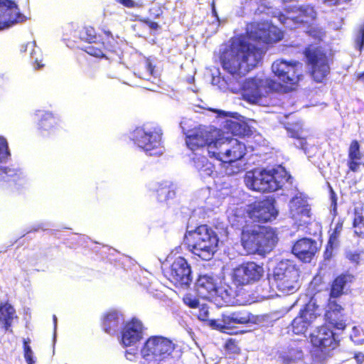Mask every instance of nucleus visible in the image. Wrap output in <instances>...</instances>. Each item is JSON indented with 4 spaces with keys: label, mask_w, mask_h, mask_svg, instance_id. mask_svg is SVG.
Here are the masks:
<instances>
[{
    "label": "nucleus",
    "mask_w": 364,
    "mask_h": 364,
    "mask_svg": "<svg viewBox=\"0 0 364 364\" xmlns=\"http://www.w3.org/2000/svg\"><path fill=\"white\" fill-rule=\"evenodd\" d=\"M285 10L286 19L291 21L296 27L309 24L317 17L314 7L309 4L299 6H289Z\"/></svg>",
    "instance_id": "18"
},
{
    "label": "nucleus",
    "mask_w": 364,
    "mask_h": 364,
    "mask_svg": "<svg viewBox=\"0 0 364 364\" xmlns=\"http://www.w3.org/2000/svg\"><path fill=\"white\" fill-rule=\"evenodd\" d=\"M10 172L13 173L14 171L8 167H2L0 168V175H2L4 173V174L7 175L8 176H13L14 175L16 174V173H10Z\"/></svg>",
    "instance_id": "57"
},
{
    "label": "nucleus",
    "mask_w": 364,
    "mask_h": 364,
    "mask_svg": "<svg viewBox=\"0 0 364 364\" xmlns=\"http://www.w3.org/2000/svg\"><path fill=\"white\" fill-rule=\"evenodd\" d=\"M310 342L315 356L321 360L330 358L340 345L336 333L326 325L318 326L311 333Z\"/></svg>",
    "instance_id": "9"
},
{
    "label": "nucleus",
    "mask_w": 364,
    "mask_h": 364,
    "mask_svg": "<svg viewBox=\"0 0 364 364\" xmlns=\"http://www.w3.org/2000/svg\"><path fill=\"white\" fill-rule=\"evenodd\" d=\"M278 241L277 230L271 226L246 222L241 229L240 244L248 255L264 257L274 249Z\"/></svg>",
    "instance_id": "2"
},
{
    "label": "nucleus",
    "mask_w": 364,
    "mask_h": 364,
    "mask_svg": "<svg viewBox=\"0 0 364 364\" xmlns=\"http://www.w3.org/2000/svg\"><path fill=\"white\" fill-rule=\"evenodd\" d=\"M363 253V251H348L346 253V257L352 264L358 265L360 262L361 255Z\"/></svg>",
    "instance_id": "44"
},
{
    "label": "nucleus",
    "mask_w": 364,
    "mask_h": 364,
    "mask_svg": "<svg viewBox=\"0 0 364 364\" xmlns=\"http://www.w3.org/2000/svg\"><path fill=\"white\" fill-rule=\"evenodd\" d=\"M36 54V51L33 50L31 53V58L33 59L35 65H36V68L40 69L44 66V64L42 63L41 55H40V58H38V56H35Z\"/></svg>",
    "instance_id": "49"
},
{
    "label": "nucleus",
    "mask_w": 364,
    "mask_h": 364,
    "mask_svg": "<svg viewBox=\"0 0 364 364\" xmlns=\"http://www.w3.org/2000/svg\"><path fill=\"white\" fill-rule=\"evenodd\" d=\"M145 67H146V71H148L151 75H154L155 66L152 65L151 61L147 60L146 62Z\"/></svg>",
    "instance_id": "55"
},
{
    "label": "nucleus",
    "mask_w": 364,
    "mask_h": 364,
    "mask_svg": "<svg viewBox=\"0 0 364 364\" xmlns=\"http://www.w3.org/2000/svg\"><path fill=\"white\" fill-rule=\"evenodd\" d=\"M290 136L291 138L299 139L301 141V146L306 144V139L301 137L299 133L297 131H291Z\"/></svg>",
    "instance_id": "53"
},
{
    "label": "nucleus",
    "mask_w": 364,
    "mask_h": 364,
    "mask_svg": "<svg viewBox=\"0 0 364 364\" xmlns=\"http://www.w3.org/2000/svg\"><path fill=\"white\" fill-rule=\"evenodd\" d=\"M197 317L199 320L205 321L208 320L209 317V311L208 308L206 305H202L199 310L198 313L197 314Z\"/></svg>",
    "instance_id": "46"
},
{
    "label": "nucleus",
    "mask_w": 364,
    "mask_h": 364,
    "mask_svg": "<svg viewBox=\"0 0 364 364\" xmlns=\"http://www.w3.org/2000/svg\"><path fill=\"white\" fill-rule=\"evenodd\" d=\"M354 277L350 274H341L332 281L330 288L329 297L336 299L343 294L345 286L351 283Z\"/></svg>",
    "instance_id": "30"
},
{
    "label": "nucleus",
    "mask_w": 364,
    "mask_h": 364,
    "mask_svg": "<svg viewBox=\"0 0 364 364\" xmlns=\"http://www.w3.org/2000/svg\"><path fill=\"white\" fill-rule=\"evenodd\" d=\"M287 181L284 171L275 168L248 172L245 176V183L248 188L263 193L281 189Z\"/></svg>",
    "instance_id": "8"
},
{
    "label": "nucleus",
    "mask_w": 364,
    "mask_h": 364,
    "mask_svg": "<svg viewBox=\"0 0 364 364\" xmlns=\"http://www.w3.org/2000/svg\"><path fill=\"white\" fill-rule=\"evenodd\" d=\"M306 33L315 39L321 40L325 36V31L316 24L309 23Z\"/></svg>",
    "instance_id": "37"
},
{
    "label": "nucleus",
    "mask_w": 364,
    "mask_h": 364,
    "mask_svg": "<svg viewBox=\"0 0 364 364\" xmlns=\"http://www.w3.org/2000/svg\"><path fill=\"white\" fill-rule=\"evenodd\" d=\"M351 0H323V2L328 6H335L342 4L348 3Z\"/></svg>",
    "instance_id": "50"
},
{
    "label": "nucleus",
    "mask_w": 364,
    "mask_h": 364,
    "mask_svg": "<svg viewBox=\"0 0 364 364\" xmlns=\"http://www.w3.org/2000/svg\"><path fill=\"white\" fill-rule=\"evenodd\" d=\"M299 274L294 265L289 261H280L267 276L272 289L286 294H294L299 288Z\"/></svg>",
    "instance_id": "7"
},
{
    "label": "nucleus",
    "mask_w": 364,
    "mask_h": 364,
    "mask_svg": "<svg viewBox=\"0 0 364 364\" xmlns=\"http://www.w3.org/2000/svg\"><path fill=\"white\" fill-rule=\"evenodd\" d=\"M275 200L272 197H266L262 200H255L248 205L247 213L254 222L267 223L274 219L277 210L274 206Z\"/></svg>",
    "instance_id": "15"
},
{
    "label": "nucleus",
    "mask_w": 364,
    "mask_h": 364,
    "mask_svg": "<svg viewBox=\"0 0 364 364\" xmlns=\"http://www.w3.org/2000/svg\"><path fill=\"white\" fill-rule=\"evenodd\" d=\"M289 211L291 217L294 220H301L302 218H310L311 208L307 200L299 196L293 197L290 201Z\"/></svg>",
    "instance_id": "27"
},
{
    "label": "nucleus",
    "mask_w": 364,
    "mask_h": 364,
    "mask_svg": "<svg viewBox=\"0 0 364 364\" xmlns=\"http://www.w3.org/2000/svg\"><path fill=\"white\" fill-rule=\"evenodd\" d=\"M247 149L244 143L235 138H218L216 141L215 151H210L213 159L221 162L225 169V174L234 175L241 169L239 166L232 170V164L241 160L246 154Z\"/></svg>",
    "instance_id": "6"
},
{
    "label": "nucleus",
    "mask_w": 364,
    "mask_h": 364,
    "mask_svg": "<svg viewBox=\"0 0 364 364\" xmlns=\"http://www.w3.org/2000/svg\"><path fill=\"white\" fill-rule=\"evenodd\" d=\"M220 323L215 324L220 329L231 328L235 324L245 325L256 321V316L245 310H240L222 314Z\"/></svg>",
    "instance_id": "20"
},
{
    "label": "nucleus",
    "mask_w": 364,
    "mask_h": 364,
    "mask_svg": "<svg viewBox=\"0 0 364 364\" xmlns=\"http://www.w3.org/2000/svg\"><path fill=\"white\" fill-rule=\"evenodd\" d=\"M354 359L358 364H362L364 362V353L362 352H356L353 355Z\"/></svg>",
    "instance_id": "54"
},
{
    "label": "nucleus",
    "mask_w": 364,
    "mask_h": 364,
    "mask_svg": "<svg viewBox=\"0 0 364 364\" xmlns=\"http://www.w3.org/2000/svg\"><path fill=\"white\" fill-rule=\"evenodd\" d=\"M331 206L333 207V211L336 213V207H337V197L336 193L333 191L332 188H331Z\"/></svg>",
    "instance_id": "52"
},
{
    "label": "nucleus",
    "mask_w": 364,
    "mask_h": 364,
    "mask_svg": "<svg viewBox=\"0 0 364 364\" xmlns=\"http://www.w3.org/2000/svg\"><path fill=\"white\" fill-rule=\"evenodd\" d=\"M216 322H217V321L212 320V321H211V324H212V325H215Z\"/></svg>",
    "instance_id": "60"
},
{
    "label": "nucleus",
    "mask_w": 364,
    "mask_h": 364,
    "mask_svg": "<svg viewBox=\"0 0 364 364\" xmlns=\"http://www.w3.org/2000/svg\"><path fill=\"white\" fill-rule=\"evenodd\" d=\"M218 242L217 233L207 225L188 231L184 237L188 250L205 261L210 260L217 252Z\"/></svg>",
    "instance_id": "5"
},
{
    "label": "nucleus",
    "mask_w": 364,
    "mask_h": 364,
    "mask_svg": "<svg viewBox=\"0 0 364 364\" xmlns=\"http://www.w3.org/2000/svg\"><path fill=\"white\" fill-rule=\"evenodd\" d=\"M354 234L360 238H364V227L354 228Z\"/></svg>",
    "instance_id": "56"
},
{
    "label": "nucleus",
    "mask_w": 364,
    "mask_h": 364,
    "mask_svg": "<svg viewBox=\"0 0 364 364\" xmlns=\"http://www.w3.org/2000/svg\"><path fill=\"white\" fill-rule=\"evenodd\" d=\"M364 157L363 154L360 151V145L358 140H352L348 151L347 165L348 171L356 173L359 170L360 165L364 166V163L361 161Z\"/></svg>",
    "instance_id": "28"
},
{
    "label": "nucleus",
    "mask_w": 364,
    "mask_h": 364,
    "mask_svg": "<svg viewBox=\"0 0 364 364\" xmlns=\"http://www.w3.org/2000/svg\"><path fill=\"white\" fill-rule=\"evenodd\" d=\"M325 320L336 329L343 330L346 327V322L343 319L342 313L338 314L333 312L331 315V319H330L328 316H325Z\"/></svg>",
    "instance_id": "35"
},
{
    "label": "nucleus",
    "mask_w": 364,
    "mask_h": 364,
    "mask_svg": "<svg viewBox=\"0 0 364 364\" xmlns=\"http://www.w3.org/2000/svg\"><path fill=\"white\" fill-rule=\"evenodd\" d=\"M262 87V80L255 78L246 79L241 87L243 98L252 103L257 102L263 96Z\"/></svg>",
    "instance_id": "24"
},
{
    "label": "nucleus",
    "mask_w": 364,
    "mask_h": 364,
    "mask_svg": "<svg viewBox=\"0 0 364 364\" xmlns=\"http://www.w3.org/2000/svg\"><path fill=\"white\" fill-rule=\"evenodd\" d=\"M144 327L142 322L132 318L125 322L121 330V343L124 347L131 346L143 338Z\"/></svg>",
    "instance_id": "19"
},
{
    "label": "nucleus",
    "mask_w": 364,
    "mask_h": 364,
    "mask_svg": "<svg viewBox=\"0 0 364 364\" xmlns=\"http://www.w3.org/2000/svg\"><path fill=\"white\" fill-rule=\"evenodd\" d=\"M195 290L200 299L213 300L218 296V286L213 277L200 275L195 284Z\"/></svg>",
    "instance_id": "22"
},
{
    "label": "nucleus",
    "mask_w": 364,
    "mask_h": 364,
    "mask_svg": "<svg viewBox=\"0 0 364 364\" xmlns=\"http://www.w3.org/2000/svg\"><path fill=\"white\" fill-rule=\"evenodd\" d=\"M225 350L229 354H239L240 348L233 338H228L225 345Z\"/></svg>",
    "instance_id": "42"
},
{
    "label": "nucleus",
    "mask_w": 364,
    "mask_h": 364,
    "mask_svg": "<svg viewBox=\"0 0 364 364\" xmlns=\"http://www.w3.org/2000/svg\"><path fill=\"white\" fill-rule=\"evenodd\" d=\"M155 193L158 202L168 205L176 196V187L172 182L165 181L158 184Z\"/></svg>",
    "instance_id": "29"
},
{
    "label": "nucleus",
    "mask_w": 364,
    "mask_h": 364,
    "mask_svg": "<svg viewBox=\"0 0 364 364\" xmlns=\"http://www.w3.org/2000/svg\"><path fill=\"white\" fill-rule=\"evenodd\" d=\"M175 349V345L170 339L161 336H150L141 348V355L147 364H154L168 358Z\"/></svg>",
    "instance_id": "10"
},
{
    "label": "nucleus",
    "mask_w": 364,
    "mask_h": 364,
    "mask_svg": "<svg viewBox=\"0 0 364 364\" xmlns=\"http://www.w3.org/2000/svg\"><path fill=\"white\" fill-rule=\"evenodd\" d=\"M318 250L317 242L307 237L298 240L291 249L292 253L304 262H310Z\"/></svg>",
    "instance_id": "21"
},
{
    "label": "nucleus",
    "mask_w": 364,
    "mask_h": 364,
    "mask_svg": "<svg viewBox=\"0 0 364 364\" xmlns=\"http://www.w3.org/2000/svg\"><path fill=\"white\" fill-rule=\"evenodd\" d=\"M303 54L311 77L316 82H322L331 70L326 53L320 47L309 45L304 50Z\"/></svg>",
    "instance_id": "11"
},
{
    "label": "nucleus",
    "mask_w": 364,
    "mask_h": 364,
    "mask_svg": "<svg viewBox=\"0 0 364 364\" xmlns=\"http://www.w3.org/2000/svg\"><path fill=\"white\" fill-rule=\"evenodd\" d=\"M25 19L14 1L0 0V31L23 22Z\"/></svg>",
    "instance_id": "17"
},
{
    "label": "nucleus",
    "mask_w": 364,
    "mask_h": 364,
    "mask_svg": "<svg viewBox=\"0 0 364 364\" xmlns=\"http://www.w3.org/2000/svg\"><path fill=\"white\" fill-rule=\"evenodd\" d=\"M360 40H361V47H362L363 45V43H364V26L363 28H361L360 30Z\"/></svg>",
    "instance_id": "58"
},
{
    "label": "nucleus",
    "mask_w": 364,
    "mask_h": 364,
    "mask_svg": "<svg viewBox=\"0 0 364 364\" xmlns=\"http://www.w3.org/2000/svg\"><path fill=\"white\" fill-rule=\"evenodd\" d=\"M199 298L198 296H195L191 293H187L183 296V301L189 308L196 309L199 307Z\"/></svg>",
    "instance_id": "41"
},
{
    "label": "nucleus",
    "mask_w": 364,
    "mask_h": 364,
    "mask_svg": "<svg viewBox=\"0 0 364 364\" xmlns=\"http://www.w3.org/2000/svg\"><path fill=\"white\" fill-rule=\"evenodd\" d=\"M57 124V119L50 112H46L41 114L38 123V129L41 132H48L49 134Z\"/></svg>",
    "instance_id": "32"
},
{
    "label": "nucleus",
    "mask_w": 364,
    "mask_h": 364,
    "mask_svg": "<svg viewBox=\"0 0 364 364\" xmlns=\"http://www.w3.org/2000/svg\"><path fill=\"white\" fill-rule=\"evenodd\" d=\"M125 357L130 361H136V358L139 357L138 350L133 348L127 350L125 352Z\"/></svg>",
    "instance_id": "47"
},
{
    "label": "nucleus",
    "mask_w": 364,
    "mask_h": 364,
    "mask_svg": "<svg viewBox=\"0 0 364 364\" xmlns=\"http://www.w3.org/2000/svg\"><path fill=\"white\" fill-rule=\"evenodd\" d=\"M272 71L280 80L279 82L269 78L266 80V87L272 92H291L304 78L303 65L298 60H277L272 65Z\"/></svg>",
    "instance_id": "4"
},
{
    "label": "nucleus",
    "mask_w": 364,
    "mask_h": 364,
    "mask_svg": "<svg viewBox=\"0 0 364 364\" xmlns=\"http://www.w3.org/2000/svg\"><path fill=\"white\" fill-rule=\"evenodd\" d=\"M317 307L315 302L309 301L299 310L290 324L294 334L305 335L307 333L318 316L316 312Z\"/></svg>",
    "instance_id": "16"
},
{
    "label": "nucleus",
    "mask_w": 364,
    "mask_h": 364,
    "mask_svg": "<svg viewBox=\"0 0 364 364\" xmlns=\"http://www.w3.org/2000/svg\"><path fill=\"white\" fill-rule=\"evenodd\" d=\"M10 155L8 143L5 138L0 136V162L6 159Z\"/></svg>",
    "instance_id": "43"
},
{
    "label": "nucleus",
    "mask_w": 364,
    "mask_h": 364,
    "mask_svg": "<svg viewBox=\"0 0 364 364\" xmlns=\"http://www.w3.org/2000/svg\"><path fill=\"white\" fill-rule=\"evenodd\" d=\"M343 221L339 220L335 228L333 229L332 232L329 235L328 241L326 245L325 254L328 255V257L332 254V250L338 243V238L343 230Z\"/></svg>",
    "instance_id": "31"
},
{
    "label": "nucleus",
    "mask_w": 364,
    "mask_h": 364,
    "mask_svg": "<svg viewBox=\"0 0 364 364\" xmlns=\"http://www.w3.org/2000/svg\"><path fill=\"white\" fill-rule=\"evenodd\" d=\"M343 310V307L337 303L336 301L332 300L329 298L328 302V309L326 311L324 316H328L330 319H331V315L333 312L340 314L342 313Z\"/></svg>",
    "instance_id": "39"
},
{
    "label": "nucleus",
    "mask_w": 364,
    "mask_h": 364,
    "mask_svg": "<svg viewBox=\"0 0 364 364\" xmlns=\"http://www.w3.org/2000/svg\"><path fill=\"white\" fill-rule=\"evenodd\" d=\"M18 318L14 307L9 301L0 303V326L5 332L13 333V325Z\"/></svg>",
    "instance_id": "25"
},
{
    "label": "nucleus",
    "mask_w": 364,
    "mask_h": 364,
    "mask_svg": "<svg viewBox=\"0 0 364 364\" xmlns=\"http://www.w3.org/2000/svg\"><path fill=\"white\" fill-rule=\"evenodd\" d=\"M272 34H274V33H273L270 30L268 31V32L267 33V39L266 40V42L267 43H272V42H277V41H280L282 38V33H279L275 38H272L271 37Z\"/></svg>",
    "instance_id": "51"
},
{
    "label": "nucleus",
    "mask_w": 364,
    "mask_h": 364,
    "mask_svg": "<svg viewBox=\"0 0 364 364\" xmlns=\"http://www.w3.org/2000/svg\"><path fill=\"white\" fill-rule=\"evenodd\" d=\"M356 78L358 80H361V81L364 82V71L361 73L358 74L356 75Z\"/></svg>",
    "instance_id": "59"
},
{
    "label": "nucleus",
    "mask_w": 364,
    "mask_h": 364,
    "mask_svg": "<svg viewBox=\"0 0 364 364\" xmlns=\"http://www.w3.org/2000/svg\"><path fill=\"white\" fill-rule=\"evenodd\" d=\"M107 50L102 43L101 44L100 43H95L92 44L90 43V45H87L85 46L82 48V50H84L85 53L89 54L90 55H92L95 58H104L105 57V54L104 53V50Z\"/></svg>",
    "instance_id": "34"
},
{
    "label": "nucleus",
    "mask_w": 364,
    "mask_h": 364,
    "mask_svg": "<svg viewBox=\"0 0 364 364\" xmlns=\"http://www.w3.org/2000/svg\"><path fill=\"white\" fill-rule=\"evenodd\" d=\"M116 2L122 4L126 8L133 9V8H140L142 6V4L140 2L134 1V0H115Z\"/></svg>",
    "instance_id": "45"
},
{
    "label": "nucleus",
    "mask_w": 364,
    "mask_h": 364,
    "mask_svg": "<svg viewBox=\"0 0 364 364\" xmlns=\"http://www.w3.org/2000/svg\"><path fill=\"white\" fill-rule=\"evenodd\" d=\"M304 341L293 340L279 353V358L284 364H291L301 360L304 357Z\"/></svg>",
    "instance_id": "23"
},
{
    "label": "nucleus",
    "mask_w": 364,
    "mask_h": 364,
    "mask_svg": "<svg viewBox=\"0 0 364 364\" xmlns=\"http://www.w3.org/2000/svg\"><path fill=\"white\" fill-rule=\"evenodd\" d=\"M263 50L245 39L231 43L220 55L222 68L235 80L247 75L261 62Z\"/></svg>",
    "instance_id": "1"
},
{
    "label": "nucleus",
    "mask_w": 364,
    "mask_h": 364,
    "mask_svg": "<svg viewBox=\"0 0 364 364\" xmlns=\"http://www.w3.org/2000/svg\"><path fill=\"white\" fill-rule=\"evenodd\" d=\"M103 32L107 37L105 39V41L102 42V44L104 45L105 48L107 51L115 52L117 42L114 38L111 31L104 30Z\"/></svg>",
    "instance_id": "38"
},
{
    "label": "nucleus",
    "mask_w": 364,
    "mask_h": 364,
    "mask_svg": "<svg viewBox=\"0 0 364 364\" xmlns=\"http://www.w3.org/2000/svg\"><path fill=\"white\" fill-rule=\"evenodd\" d=\"M140 21L148 26L152 30L156 31L160 28L157 22L151 21L149 18H142Z\"/></svg>",
    "instance_id": "48"
},
{
    "label": "nucleus",
    "mask_w": 364,
    "mask_h": 364,
    "mask_svg": "<svg viewBox=\"0 0 364 364\" xmlns=\"http://www.w3.org/2000/svg\"><path fill=\"white\" fill-rule=\"evenodd\" d=\"M30 339H23V356L27 363V364H34L35 360L33 356V351L29 345Z\"/></svg>",
    "instance_id": "40"
},
{
    "label": "nucleus",
    "mask_w": 364,
    "mask_h": 364,
    "mask_svg": "<svg viewBox=\"0 0 364 364\" xmlns=\"http://www.w3.org/2000/svg\"><path fill=\"white\" fill-rule=\"evenodd\" d=\"M80 38L89 43H96L97 38L95 30L92 26L85 27L80 33Z\"/></svg>",
    "instance_id": "36"
},
{
    "label": "nucleus",
    "mask_w": 364,
    "mask_h": 364,
    "mask_svg": "<svg viewBox=\"0 0 364 364\" xmlns=\"http://www.w3.org/2000/svg\"><path fill=\"white\" fill-rule=\"evenodd\" d=\"M163 273L176 287H188L192 282L191 266L183 257H176L168 267L163 269Z\"/></svg>",
    "instance_id": "13"
},
{
    "label": "nucleus",
    "mask_w": 364,
    "mask_h": 364,
    "mask_svg": "<svg viewBox=\"0 0 364 364\" xmlns=\"http://www.w3.org/2000/svg\"><path fill=\"white\" fill-rule=\"evenodd\" d=\"M215 130L205 128H196L190 134L186 135V144L195 155L192 158L193 165L199 171L205 175H211L213 165L210 163L205 156H198L196 152L203 151L207 148L208 156L213 158L210 151H215L218 137L215 134Z\"/></svg>",
    "instance_id": "3"
},
{
    "label": "nucleus",
    "mask_w": 364,
    "mask_h": 364,
    "mask_svg": "<svg viewBox=\"0 0 364 364\" xmlns=\"http://www.w3.org/2000/svg\"><path fill=\"white\" fill-rule=\"evenodd\" d=\"M124 320L123 315L117 310L110 309L101 318L103 331L110 335L114 334Z\"/></svg>",
    "instance_id": "26"
},
{
    "label": "nucleus",
    "mask_w": 364,
    "mask_h": 364,
    "mask_svg": "<svg viewBox=\"0 0 364 364\" xmlns=\"http://www.w3.org/2000/svg\"><path fill=\"white\" fill-rule=\"evenodd\" d=\"M162 131L156 126L142 127L134 131L133 141L146 152L159 148L162 143Z\"/></svg>",
    "instance_id": "14"
},
{
    "label": "nucleus",
    "mask_w": 364,
    "mask_h": 364,
    "mask_svg": "<svg viewBox=\"0 0 364 364\" xmlns=\"http://www.w3.org/2000/svg\"><path fill=\"white\" fill-rule=\"evenodd\" d=\"M264 273L262 264L254 261L244 262L232 269L231 280L237 289H241L245 286L259 282Z\"/></svg>",
    "instance_id": "12"
},
{
    "label": "nucleus",
    "mask_w": 364,
    "mask_h": 364,
    "mask_svg": "<svg viewBox=\"0 0 364 364\" xmlns=\"http://www.w3.org/2000/svg\"><path fill=\"white\" fill-rule=\"evenodd\" d=\"M227 127L234 136H245L249 134V128L246 124L236 121H228Z\"/></svg>",
    "instance_id": "33"
}]
</instances>
